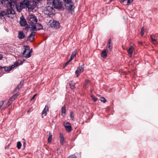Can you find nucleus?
I'll use <instances>...</instances> for the list:
<instances>
[{"label": "nucleus", "instance_id": "1", "mask_svg": "<svg viewBox=\"0 0 158 158\" xmlns=\"http://www.w3.org/2000/svg\"><path fill=\"white\" fill-rule=\"evenodd\" d=\"M31 2H30L27 0H23L20 4L19 8H17L18 11L20 12L23 8H28L29 9L33 10L34 8V6H32L31 4Z\"/></svg>", "mask_w": 158, "mask_h": 158}, {"label": "nucleus", "instance_id": "2", "mask_svg": "<svg viewBox=\"0 0 158 158\" xmlns=\"http://www.w3.org/2000/svg\"><path fill=\"white\" fill-rule=\"evenodd\" d=\"M49 2L56 9H60L61 8L62 4L59 0H49Z\"/></svg>", "mask_w": 158, "mask_h": 158}, {"label": "nucleus", "instance_id": "3", "mask_svg": "<svg viewBox=\"0 0 158 158\" xmlns=\"http://www.w3.org/2000/svg\"><path fill=\"white\" fill-rule=\"evenodd\" d=\"M23 63V62L22 61H20V62L19 63L18 62H16L14 64L12 65L11 66L7 67L4 66V67L2 68L4 69V71H10L15 67L21 65Z\"/></svg>", "mask_w": 158, "mask_h": 158}, {"label": "nucleus", "instance_id": "4", "mask_svg": "<svg viewBox=\"0 0 158 158\" xmlns=\"http://www.w3.org/2000/svg\"><path fill=\"white\" fill-rule=\"evenodd\" d=\"M24 47L25 50L23 53V55L26 58H28L31 56V52H29L30 48L28 46H25Z\"/></svg>", "mask_w": 158, "mask_h": 158}, {"label": "nucleus", "instance_id": "5", "mask_svg": "<svg viewBox=\"0 0 158 158\" xmlns=\"http://www.w3.org/2000/svg\"><path fill=\"white\" fill-rule=\"evenodd\" d=\"M48 24L52 28L55 29L59 28L60 26L59 22L55 21L53 20H50Z\"/></svg>", "mask_w": 158, "mask_h": 158}, {"label": "nucleus", "instance_id": "6", "mask_svg": "<svg viewBox=\"0 0 158 158\" xmlns=\"http://www.w3.org/2000/svg\"><path fill=\"white\" fill-rule=\"evenodd\" d=\"M54 10L52 7L50 6H48L46 7L44 10V13L47 15H51L53 14Z\"/></svg>", "mask_w": 158, "mask_h": 158}, {"label": "nucleus", "instance_id": "7", "mask_svg": "<svg viewBox=\"0 0 158 158\" xmlns=\"http://www.w3.org/2000/svg\"><path fill=\"white\" fill-rule=\"evenodd\" d=\"M27 19L29 21V23H31L33 24H35L37 22V19L35 16L33 15H29Z\"/></svg>", "mask_w": 158, "mask_h": 158}, {"label": "nucleus", "instance_id": "8", "mask_svg": "<svg viewBox=\"0 0 158 158\" xmlns=\"http://www.w3.org/2000/svg\"><path fill=\"white\" fill-rule=\"evenodd\" d=\"M19 93L18 92L16 94H14L10 99L8 101V103L6 105V108L9 107L12 103L14 101L16 98L17 97L19 94Z\"/></svg>", "mask_w": 158, "mask_h": 158}, {"label": "nucleus", "instance_id": "9", "mask_svg": "<svg viewBox=\"0 0 158 158\" xmlns=\"http://www.w3.org/2000/svg\"><path fill=\"white\" fill-rule=\"evenodd\" d=\"M6 15L9 17L12 18L15 13V11L12 9H7L6 11Z\"/></svg>", "mask_w": 158, "mask_h": 158}, {"label": "nucleus", "instance_id": "10", "mask_svg": "<svg viewBox=\"0 0 158 158\" xmlns=\"http://www.w3.org/2000/svg\"><path fill=\"white\" fill-rule=\"evenodd\" d=\"M84 70V64L82 65L81 66L78 67L75 71V73L77 74V77H78L79 75Z\"/></svg>", "mask_w": 158, "mask_h": 158}, {"label": "nucleus", "instance_id": "11", "mask_svg": "<svg viewBox=\"0 0 158 158\" xmlns=\"http://www.w3.org/2000/svg\"><path fill=\"white\" fill-rule=\"evenodd\" d=\"M113 44L111 42L110 39H109L108 41V43L106 46V50L107 52H111Z\"/></svg>", "mask_w": 158, "mask_h": 158}, {"label": "nucleus", "instance_id": "12", "mask_svg": "<svg viewBox=\"0 0 158 158\" xmlns=\"http://www.w3.org/2000/svg\"><path fill=\"white\" fill-rule=\"evenodd\" d=\"M20 23L22 26H25L27 24V22L23 16L20 17Z\"/></svg>", "mask_w": 158, "mask_h": 158}, {"label": "nucleus", "instance_id": "13", "mask_svg": "<svg viewBox=\"0 0 158 158\" xmlns=\"http://www.w3.org/2000/svg\"><path fill=\"white\" fill-rule=\"evenodd\" d=\"M35 33V32H32L31 34L27 37V41H29L31 42L34 38Z\"/></svg>", "mask_w": 158, "mask_h": 158}, {"label": "nucleus", "instance_id": "14", "mask_svg": "<svg viewBox=\"0 0 158 158\" xmlns=\"http://www.w3.org/2000/svg\"><path fill=\"white\" fill-rule=\"evenodd\" d=\"M48 111V107L47 105H46L42 113V117L43 118L45 116Z\"/></svg>", "mask_w": 158, "mask_h": 158}, {"label": "nucleus", "instance_id": "15", "mask_svg": "<svg viewBox=\"0 0 158 158\" xmlns=\"http://www.w3.org/2000/svg\"><path fill=\"white\" fill-rule=\"evenodd\" d=\"M65 6L66 9L69 11H72L74 8V6L72 5V4H69L68 5H65Z\"/></svg>", "mask_w": 158, "mask_h": 158}, {"label": "nucleus", "instance_id": "16", "mask_svg": "<svg viewBox=\"0 0 158 158\" xmlns=\"http://www.w3.org/2000/svg\"><path fill=\"white\" fill-rule=\"evenodd\" d=\"M25 37V35L24 33L22 31H19V32L18 37L19 39H23Z\"/></svg>", "mask_w": 158, "mask_h": 158}, {"label": "nucleus", "instance_id": "17", "mask_svg": "<svg viewBox=\"0 0 158 158\" xmlns=\"http://www.w3.org/2000/svg\"><path fill=\"white\" fill-rule=\"evenodd\" d=\"M134 48L132 46H130L129 49L128 50L127 52L130 55V57H131L133 54V52Z\"/></svg>", "mask_w": 158, "mask_h": 158}, {"label": "nucleus", "instance_id": "18", "mask_svg": "<svg viewBox=\"0 0 158 158\" xmlns=\"http://www.w3.org/2000/svg\"><path fill=\"white\" fill-rule=\"evenodd\" d=\"M107 50L106 49L104 50L102 52L101 56L102 57L105 58L107 56Z\"/></svg>", "mask_w": 158, "mask_h": 158}, {"label": "nucleus", "instance_id": "19", "mask_svg": "<svg viewBox=\"0 0 158 158\" xmlns=\"http://www.w3.org/2000/svg\"><path fill=\"white\" fill-rule=\"evenodd\" d=\"M23 84V83L22 82H21L20 84L19 85L17 86V87L15 88V89L14 91V92L15 91H18L19 90V89L21 88Z\"/></svg>", "mask_w": 158, "mask_h": 158}, {"label": "nucleus", "instance_id": "20", "mask_svg": "<svg viewBox=\"0 0 158 158\" xmlns=\"http://www.w3.org/2000/svg\"><path fill=\"white\" fill-rule=\"evenodd\" d=\"M23 84V83L22 82H21L20 84L19 85L17 86V87L15 88V89L14 91V92L15 91H18L19 90V89L21 88Z\"/></svg>", "mask_w": 158, "mask_h": 158}, {"label": "nucleus", "instance_id": "21", "mask_svg": "<svg viewBox=\"0 0 158 158\" xmlns=\"http://www.w3.org/2000/svg\"><path fill=\"white\" fill-rule=\"evenodd\" d=\"M64 127L67 131L70 132L72 130L71 125L68 126L66 125Z\"/></svg>", "mask_w": 158, "mask_h": 158}, {"label": "nucleus", "instance_id": "22", "mask_svg": "<svg viewBox=\"0 0 158 158\" xmlns=\"http://www.w3.org/2000/svg\"><path fill=\"white\" fill-rule=\"evenodd\" d=\"M60 142L62 145H63L64 144V138L62 134H60Z\"/></svg>", "mask_w": 158, "mask_h": 158}, {"label": "nucleus", "instance_id": "23", "mask_svg": "<svg viewBox=\"0 0 158 158\" xmlns=\"http://www.w3.org/2000/svg\"><path fill=\"white\" fill-rule=\"evenodd\" d=\"M153 37H155L154 35L153 36L152 35H151L152 42L153 44H157V42L156 39L153 38Z\"/></svg>", "mask_w": 158, "mask_h": 158}, {"label": "nucleus", "instance_id": "24", "mask_svg": "<svg viewBox=\"0 0 158 158\" xmlns=\"http://www.w3.org/2000/svg\"><path fill=\"white\" fill-rule=\"evenodd\" d=\"M66 107L65 106H62L61 108V115L62 116H64L63 114H66Z\"/></svg>", "mask_w": 158, "mask_h": 158}, {"label": "nucleus", "instance_id": "25", "mask_svg": "<svg viewBox=\"0 0 158 158\" xmlns=\"http://www.w3.org/2000/svg\"><path fill=\"white\" fill-rule=\"evenodd\" d=\"M5 15H6V11H0V17L2 18V17H3Z\"/></svg>", "mask_w": 158, "mask_h": 158}, {"label": "nucleus", "instance_id": "26", "mask_svg": "<svg viewBox=\"0 0 158 158\" xmlns=\"http://www.w3.org/2000/svg\"><path fill=\"white\" fill-rule=\"evenodd\" d=\"M65 5H68L69 4H73L72 0H63Z\"/></svg>", "mask_w": 158, "mask_h": 158}, {"label": "nucleus", "instance_id": "27", "mask_svg": "<svg viewBox=\"0 0 158 158\" xmlns=\"http://www.w3.org/2000/svg\"><path fill=\"white\" fill-rule=\"evenodd\" d=\"M30 31H33V32H36L37 31L36 26L35 25H32L31 28L30 29Z\"/></svg>", "mask_w": 158, "mask_h": 158}, {"label": "nucleus", "instance_id": "28", "mask_svg": "<svg viewBox=\"0 0 158 158\" xmlns=\"http://www.w3.org/2000/svg\"><path fill=\"white\" fill-rule=\"evenodd\" d=\"M52 135L50 133L49 134V136L48 139V143H50L51 142L52 139Z\"/></svg>", "mask_w": 158, "mask_h": 158}, {"label": "nucleus", "instance_id": "29", "mask_svg": "<svg viewBox=\"0 0 158 158\" xmlns=\"http://www.w3.org/2000/svg\"><path fill=\"white\" fill-rule=\"evenodd\" d=\"M77 53V50H74V51L72 52L71 56H72V57H73L74 58V57L76 56Z\"/></svg>", "mask_w": 158, "mask_h": 158}, {"label": "nucleus", "instance_id": "30", "mask_svg": "<svg viewBox=\"0 0 158 158\" xmlns=\"http://www.w3.org/2000/svg\"><path fill=\"white\" fill-rule=\"evenodd\" d=\"M22 146V144L19 141L17 142V147L18 149L21 148Z\"/></svg>", "mask_w": 158, "mask_h": 158}, {"label": "nucleus", "instance_id": "31", "mask_svg": "<svg viewBox=\"0 0 158 158\" xmlns=\"http://www.w3.org/2000/svg\"><path fill=\"white\" fill-rule=\"evenodd\" d=\"M144 27H143L141 28V31L140 32V35L142 36H143L144 33Z\"/></svg>", "mask_w": 158, "mask_h": 158}, {"label": "nucleus", "instance_id": "32", "mask_svg": "<svg viewBox=\"0 0 158 158\" xmlns=\"http://www.w3.org/2000/svg\"><path fill=\"white\" fill-rule=\"evenodd\" d=\"M37 26L38 27V29L37 30H39L43 29V26L40 23H37Z\"/></svg>", "mask_w": 158, "mask_h": 158}, {"label": "nucleus", "instance_id": "33", "mask_svg": "<svg viewBox=\"0 0 158 158\" xmlns=\"http://www.w3.org/2000/svg\"><path fill=\"white\" fill-rule=\"evenodd\" d=\"M100 100H101V101L104 103H105L106 102L107 100H106L104 97H102L101 98H100Z\"/></svg>", "mask_w": 158, "mask_h": 158}, {"label": "nucleus", "instance_id": "34", "mask_svg": "<svg viewBox=\"0 0 158 158\" xmlns=\"http://www.w3.org/2000/svg\"><path fill=\"white\" fill-rule=\"evenodd\" d=\"M70 87L72 89H74L75 88V85L72 83H70L69 84Z\"/></svg>", "mask_w": 158, "mask_h": 158}, {"label": "nucleus", "instance_id": "35", "mask_svg": "<svg viewBox=\"0 0 158 158\" xmlns=\"http://www.w3.org/2000/svg\"><path fill=\"white\" fill-rule=\"evenodd\" d=\"M70 114V118H71L72 120H73L74 119V116H73V112H72V111L71 112Z\"/></svg>", "mask_w": 158, "mask_h": 158}, {"label": "nucleus", "instance_id": "36", "mask_svg": "<svg viewBox=\"0 0 158 158\" xmlns=\"http://www.w3.org/2000/svg\"><path fill=\"white\" fill-rule=\"evenodd\" d=\"M91 97L92 98L93 100L94 101V102H96L97 101V99L94 97V95L91 94Z\"/></svg>", "mask_w": 158, "mask_h": 158}, {"label": "nucleus", "instance_id": "37", "mask_svg": "<svg viewBox=\"0 0 158 158\" xmlns=\"http://www.w3.org/2000/svg\"><path fill=\"white\" fill-rule=\"evenodd\" d=\"M57 154L58 155V156L60 155V148H58L57 150Z\"/></svg>", "mask_w": 158, "mask_h": 158}, {"label": "nucleus", "instance_id": "38", "mask_svg": "<svg viewBox=\"0 0 158 158\" xmlns=\"http://www.w3.org/2000/svg\"><path fill=\"white\" fill-rule=\"evenodd\" d=\"M5 2V1L4 0H0V6L4 5V3Z\"/></svg>", "mask_w": 158, "mask_h": 158}, {"label": "nucleus", "instance_id": "39", "mask_svg": "<svg viewBox=\"0 0 158 158\" xmlns=\"http://www.w3.org/2000/svg\"><path fill=\"white\" fill-rule=\"evenodd\" d=\"M71 125V124H70V123H69L68 122H65L64 123V126H66V125L68 126V125Z\"/></svg>", "mask_w": 158, "mask_h": 158}, {"label": "nucleus", "instance_id": "40", "mask_svg": "<svg viewBox=\"0 0 158 158\" xmlns=\"http://www.w3.org/2000/svg\"><path fill=\"white\" fill-rule=\"evenodd\" d=\"M68 158H77L74 155H72L69 156Z\"/></svg>", "mask_w": 158, "mask_h": 158}, {"label": "nucleus", "instance_id": "41", "mask_svg": "<svg viewBox=\"0 0 158 158\" xmlns=\"http://www.w3.org/2000/svg\"><path fill=\"white\" fill-rule=\"evenodd\" d=\"M3 67H4L0 66V73L4 71V69L2 68Z\"/></svg>", "mask_w": 158, "mask_h": 158}, {"label": "nucleus", "instance_id": "42", "mask_svg": "<svg viewBox=\"0 0 158 158\" xmlns=\"http://www.w3.org/2000/svg\"><path fill=\"white\" fill-rule=\"evenodd\" d=\"M69 62L68 61L67 62H66V63H65L64 65H63V68H64L69 63Z\"/></svg>", "mask_w": 158, "mask_h": 158}, {"label": "nucleus", "instance_id": "43", "mask_svg": "<svg viewBox=\"0 0 158 158\" xmlns=\"http://www.w3.org/2000/svg\"><path fill=\"white\" fill-rule=\"evenodd\" d=\"M23 140L24 141V142L23 143V146H24V148H25V147L26 145V143L25 141V140L24 139H23Z\"/></svg>", "mask_w": 158, "mask_h": 158}, {"label": "nucleus", "instance_id": "44", "mask_svg": "<svg viewBox=\"0 0 158 158\" xmlns=\"http://www.w3.org/2000/svg\"><path fill=\"white\" fill-rule=\"evenodd\" d=\"M74 57H72V56H71L69 60L68 61L69 62L71 61L73 59Z\"/></svg>", "mask_w": 158, "mask_h": 158}, {"label": "nucleus", "instance_id": "45", "mask_svg": "<svg viewBox=\"0 0 158 158\" xmlns=\"http://www.w3.org/2000/svg\"><path fill=\"white\" fill-rule=\"evenodd\" d=\"M83 88L84 89H86L87 87V85L86 83H85L83 85Z\"/></svg>", "mask_w": 158, "mask_h": 158}, {"label": "nucleus", "instance_id": "46", "mask_svg": "<svg viewBox=\"0 0 158 158\" xmlns=\"http://www.w3.org/2000/svg\"><path fill=\"white\" fill-rule=\"evenodd\" d=\"M37 94H35L34 95V96H33V97L31 99V100H32V99H34L35 97L37 95Z\"/></svg>", "mask_w": 158, "mask_h": 158}, {"label": "nucleus", "instance_id": "47", "mask_svg": "<svg viewBox=\"0 0 158 158\" xmlns=\"http://www.w3.org/2000/svg\"><path fill=\"white\" fill-rule=\"evenodd\" d=\"M8 3H9V4L10 6L11 7H12V3L11 2H8Z\"/></svg>", "mask_w": 158, "mask_h": 158}, {"label": "nucleus", "instance_id": "48", "mask_svg": "<svg viewBox=\"0 0 158 158\" xmlns=\"http://www.w3.org/2000/svg\"><path fill=\"white\" fill-rule=\"evenodd\" d=\"M138 42H139V44H140L141 45H142V42L141 41H139Z\"/></svg>", "mask_w": 158, "mask_h": 158}, {"label": "nucleus", "instance_id": "49", "mask_svg": "<svg viewBox=\"0 0 158 158\" xmlns=\"http://www.w3.org/2000/svg\"><path fill=\"white\" fill-rule=\"evenodd\" d=\"M2 58V56L1 54H0V60Z\"/></svg>", "mask_w": 158, "mask_h": 158}, {"label": "nucleus", "instance_id": "50", "mask_svg": "<svg viewBox=\"0 0 158 158\" xmlns=\"http://www.w3.org/2000/svg\"><path fill=\"white\" fill-rule=\"evenodd\" d=\"M89 81L88 80H85V83H88L89 82Z\"/></svg>", "mask_w": 158, "mask_h": 158}, {"label": "nucleus", "instance_id": "51", "mask_svg": "<svg viewBox=\"0 0 158 158\" xmlns=\"http://www.w3.org/2000/svg\"><path fill=\"white\" fill-rule=\"evenodd\" d=\"M90 91L91 92V93H92V91H93V90H92V89H90Z\"/></svg>", "mask_w": 158, "mask_h": 158}, {"label": "nucleus", "instance_id": "52", "mask_svg": "<svg viewBox=\"0 0 158 158\" xmlns=\"http://www.w3.org/2000/svg\"><path fill=\"white\" fill-rule=\"evenodd\" d=\"M32 51V50H31V51H30L31 52Z\"/></svg>", "mask_w": 158, "mask_h": 158}, {"label": "nucleus", "instance_id": "53", "mask_svg": "<svg viewBox=\"0 0 158 158\" xmlns=\"http://www.w3.org/2000/svg\"><path fill=\"white\" fill-rule=\"evenodd\" d=\"M29 111V110H28V111H27V112H28Z\"/></svg>", "mask_w": 158, "mask_h": 158}]
</instances>
